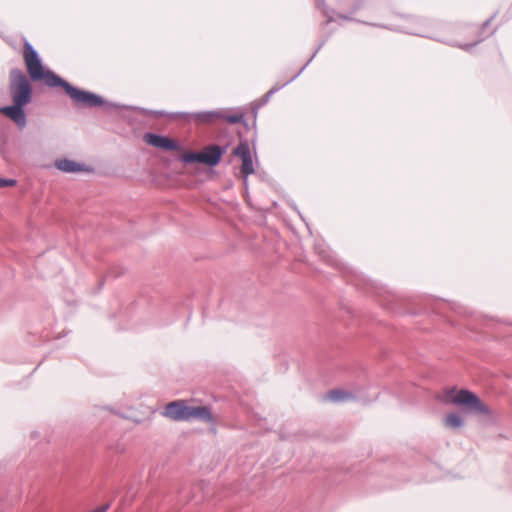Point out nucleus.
Returning <instances> with one entry per match:
<instances>
[{"mask_svg":"<svg viewBox=\"0 0 512 512\" xmlns=\"http://www.w3.org/2000/svg\"><path fill=\"white\" fill-rule=\"evenodd\" d=\"M174 119H183L186 122H194L196 124H211L224 118L222 110L203 111L196 113L176 112L170 115Z\"/></svg>","mask_w":512,"mask_h":512,"instance_id":"6","label":"nucleus"},{"mask_svg":"<svg viewBox=\"0 0 512 512\" xmlns=\"http://www.w3.org/2000/svg\"><path fill=\"white\" fill-rule=\"evenodd\" d=\"M164 415L174 421L198 420L212 423L214 418L206 406H189L184 401H173L166 405Z\"/></svg>","mask_w":512,"mask_h":512,"instance_id":"1","label":"nucleus"},{"mask_svg":"<svg viewBox=\"0 0 512 512\" xmlns=\"http://www.w3.org/2000/svg\"><path fill=\"white\" fill-rule=\"evenodd\" d=\"M444 425L450 429H458L463 426V420L457 413H449L444 418Z\"/></svg>","mask_w":512,"mask_h":512,"instance_id":"12","label":"nucleus"},{"mask_svg":"<svg viewBox=\"0 0 512 512\" xmlns=\"http://www.w3.org/2000/svg\"><path fill=\"white\" fill-rule=\"evenodd\" d=\"M479 41L473 43V44H465V45H459L460 48L464 50H469L471 47L475 46Z\"/></svg>","mask_w":512,"mask_h":512,"instance_id":"20","label":"nucleus"},{"mask_svg":"<svg viewBox=\"0 0 512 512\" xmlns=\"http://www.w3.org/2000/svg\"><path fill=\"white\" fill-rule=\"evenodd\" d=\"M441 400L445 403H451L464 408L466 411L477 415H488L490 410L481 399L473 392L467 389L457 390L450 388L444 391Z\"/></svg>","mask_w":512,"mask_h":512,"instance_id":"2","label":"nucleus"},{"mask_svg":"<svg viewBox=\"0 0 512 512\" xmlns=\"http://www.w3.org/2000/svg\"><path fill=\"white\" fill-rule=\"evenodd\" d=\"M55 166L66 173H76L84 170V165L69 159L56 160Z\"/></svg>","mask_w":512,"mask_h":512,"instance_id":"10","label":"nucleus"},{"mask_svg":"<svg viewBox=\"0 0 512 512\" xmlns=\"http://www.w3.org/2000/svg\"><path fill=\"white\" fill-rule=\"evenodd\" d=\"M224 120H226L228 123L230 124H236V123H240L243 121V116L242 115H229V116H226L224 114Z\"/></svg>","mask_w":512,"mask_h":512,"instance_id":"16","label":"nucleus"},{"mask_svg":"<svg viewBox=\"0 0 512 512\" xmlns=\"http://www.w3.org/2000/svg\"><path fill=\"white\" fill-rule=\"evenodd\" d=\"M24 106L13 103L10 106L0 108V113L11 119L19 128H24L27 123Z\"/></svg>","mask_w":512,"mask_h":512,"instance_id":"8","label":"nucleus"},{"mask_svg":"<svg viewBox=\"0 0 512 512\" xmlns=\"http://www.w3.org/2000/svg\"><path fill=\"white\" fill-rule=\"evenodd\" d=\"M59 86L65 90L77 106L92 108L108 104L101 96L75 88L65 80H62V83H60Z\"/></svg>","mask_w":512,"mask_h":512,"instance_id":"5","label":"nucleus"},{"mask_svg":"<svg viewBox=\"0 0 512 512\" xmlns=\"http://www.w3.org/2000/svg\"><path fill=\"white\" fill-rule=\"evenodd\" d=\"M223 154V150L218 145L206 146L202 152H200L201 163L208 166H216Z\"/></svg>","mask_w":512,"mask_h":512,"instance_id":"9","label":"nucleus"},{"mask_svg":"<svg viewBox=\"0 0 512 512\" xmlns=\"http://www.w3.org/2000/svg\"><path fill=\"white\" fill-rule=\"evenodd\" d=\"M354 396L350 392H346L340 389L331 390L325 395V399L333 402H344L353 399Z\"/></svg>","mask_w":512,"mask_h":512,"instance_id":"11","label":"nucleus"},{"mask_svg":"<svg viewBox=\"0 0 512 512\" xmlns=\"http://www.w3.org/2000/svg\"><path fill=\"white\" fill-rule=\"evenodd\" d=\"M406 32L409 33V34H415V35L424 36V33L421 30H418V29H408V30H406Z\"/></svg>","mask_w":512,"mask_h":512,"instance_id":"19","label":"nucleus"},{"mask_svg":"<svg viewBox=\"0 0 512 512\" xmlns=\"http://www.w3.org/2000/svg\"><path fill=\"white\" fill-rule=\"evenodd\" d=\"M144 141L153 147L160 148L165 151H177L180 149V146L176 141L163 135L146 133L144 135Z\"/></svg>","mask_w":512,"mask_h":512,"instance_id":"7","label":"nucleus"},{"mask_svg":"<svg viewBox=\"0 0 512 512\" xmlns=\"http://www.w3.org/2000/svg\"><path fill=\"white\" fill-rule=\"evenodd\" d=\"M24 61L27 67L30 78L33 81L44 80L45 84L49 87H57L62 83V78L52 71H45L41 60L30 43L24 46Z\"/></svg>","mask_w":512,"mask_h":512,"instance_id":"3","label":"nucleus"},{"mask_svg":"<svg viewBox=\"0 0 512 512\" xmlns=\"http://www.w3.org/2000/svg\"><path fill=\"white\" fill-rule=\"evenodd\" d=\"M241 173H242L245 177H247V176H249L250 174H253V173H254V167H253L252 157H250V158H248V159H243V160H242Z\"/></svg>","mask_w":512,"mask_h":512,"instance_id":"15","label":"nucleus"},{"mask_svg":"<svg viewBox=\"0 0 512 512\" xmlns=\"http://www.w3.org/2000/svg\"><path fill=\"white\" fill-rule=\"evenodd\" d=\"M157 114H158V115H161V116L165 115V113H164V112H157Z\"/></svg>","mask_w":512,"mask_h":512,"instance_id":"25","label":"nucleus"},{"mask_svg":"<svg viewBox=\"0 0 512 512\" xmlns=\"http://www.w3.org/2000/svg\"><path fill=\"white\" fill-rule=\"evenodd\" d=\"M10 92L13 103L26 106L32 99V87L25 74L19 69L10 73Z\"/></svg>","mask_w":512,"mask_h":512,"instance_id":"4","label":"nucleus"},{"mask_svg":"<svg viewBox=\"0 0 512 512\" xmlns=\"http://www.w3.org/2000/svg\"><path fill=\"white\" fill-rule=\"evenodd\" d=\"M301 73H302V70H299V71H298V74H296L294 77H292V78H291L289 81H287V82L289 83L290 81H293V80H294V79H295L299 74H301Z\"/></svg>","mask_w":512,"mask_h":512,"instance_id":"21","label":"nucleus"},{"mask_svg":"<svg viewBox=\"0 0 512 512\" xmlns=\"http://www.w3.org/2000/svg\"><path fill=\"white\" fill-rule=\"evenodd\" d=\"M301 73H302V70H299V71H298V74H296L294 77H292V78H291L289 81H287V82L289 83L290 81H293V80H294V79H295L299 74H301Z\"/></svg>","mask_w":512,"mask_h":512,"instance_id":"22","label":"nucleus"},{"mask_svg":"<svg viewBox=\"0 0 512 512\" xmlns=\"http://www.w3.org/2000/svg\"><path fill=\"white\" fill-rule=\"evenodd\" d=\"M489 22H490V20H487V21L484 23V26L489 25Z\"/></svg>","mask_w":512,"mask_h":512,"instance_id":"24","label":"nucleus"},{"mask_svg":"<svg viewBox=\"0 0 512 512\" xmlns=\"http://www.w3.org/2000/svg\"><path fill=\"white\" fill-rule=\"evenodd\" d=\"M15 184H16V181L13 179H3L0 177V187L13 186Z\"/></svg>","mask_w":512,"mask_h":512,"instance_id":"17","label":"nucleus"},{"mask_svg":"<svg viewBox=\"0 0 512 512\" xmlns=\"http://www.w3.org/2000/svg\"><path fill=\"white\" fill-rule=\"evenodd\" d=\"M181 160L184 162V163H195V162H199L201 163V157H200V152H188V153H184L182 156H181Z\"/></svg>","mask_w":512,"mask_h":512,"instance_id":"14","label":"nucleus"},{"mask_svg":"<svg viewBox=\"0 0 512 512\" xmlns=\"http://www.w3.org/2000/svg\"><path fill=\"white\" fill-rule=\"evenodd\" d=\"M234 155L239 157L241 160L248 159L251 157L250 147L247 142H241L235 149Z\"/></svg>","mask_w":512,"mask_h":512,"instance_id":"13","label":"nucleus"},{"mask_svg":"<svg viewBox=\"0 0 512 512\" xmlns=\"http://www.w3.org/2000/svg\"><path fill=\"white\" fill-rule=\"evenodd\" d=\"M288 82L284 83L283 85L281 86H274L272 87L268 93H267V99L272 95L274 94L275 92L279 91L283 86H285Z\"/></svg>","mask_w":512,"mask_h":512,"instance_id":"18","label":"nucleus"},{"mask_svg":"<svg viewBox=\"0 0 512 512\" xmlns=\"http://www.w3.org/2000/svg\"><path fill=\"white\" fill-rule=\"evenodd\" d=\"M107 508H108L107 506H104V507H102L100 509H97L96 511H98V512H105L107 510Z\"/></svg>","mask_w":512,"mask_h":512,"instance_id":"23","label":"nucleus"}]
</instances>
